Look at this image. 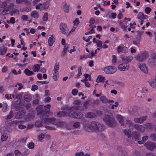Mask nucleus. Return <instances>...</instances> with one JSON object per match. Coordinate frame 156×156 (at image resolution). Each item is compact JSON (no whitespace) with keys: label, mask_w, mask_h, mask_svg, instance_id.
I'll return each instance as SVG.
<instances>
[{"label":"nucleus","mask_w":156,"mask_h":156,"mask_svg":"<svg viewBox=\"0 0 156 156\" xmlns=\"http://www.w3.org/2000/svg\"><path fill=\"white\" fill-rule=\"evenodd\" d=\"M95 22V19L94 18H91L89 21V23H90V24L89 25L90 27H91V25L93 24Z\"/></svg>","instance_id":"13d9d810"},{"label":"nucleus","mask_w":156,"mask_h":156,"mask_svg":"<svg viewBox=\"0 0 156 156\" xmlns=\"http://www.w3.org/2000/svg\"><path fill=\"white\" fill-rule=\"evenodd\" d=\"M14 115V114L12 111H11L9 112V114L7 116V119H10L12 118Z\"/></svg>","instance_id":"a18cd8bd"},{"label":"nucleus","mask_w":156,"mask_h":156,"mask_svg":"<svg viewBox=\"0 0 156 156\" xmlns=\"http://www.w3.org/2000/svg\"><path fill=\"white\" fill-rule=\"evenodd\" d=\"M61 7L65 12L68 13L69 12L70 5L67 4L66 2H64L61 4Z\"/></svg>","instance_id":"9b49d317"},{"label":"nucleus","mask_w":156,"mask_h":156,"mask_svg":"<svg viewBox=\"0 0 156 156\" xmlns=\"http://www.w3.org/2000/svg\"><path fill=\"white\" fill-rule=\"evenodd\" d=\"M148 138L147 136H146L142 137V140H141L138 141V143L140 144H144Z\"/></svg>","instance_id":"72a5a7b5"},{"label":"nucleus","mask_w":156,"mask_h":156,"mask_svg":"<svg viewBox=\"0 0 156 156\" xmlns=\"http://www.w3.org/2000/svg\"><path fill=\"white\" fill-rule=\"evenodd\" d=\"M14 7V4L13 3H11L9 4V5L8 7L5 8V10L6 11V12L8 11L10 9H13Z\"/></svg>","instance_id":"e433bc0d"},{"label":"nucleus","mask_w":156,"mask_h":156,"mask_svg":"<svg viewBox=\"0 0 156 156\" xmlns=\"http://www.w3.org/2000/svg\"><path fill=\"white\" fill-rule=\"evenodd\" d=\"M133 122L130 120H127L126 121L125 124V126H128L129 127H130L133 126Z\"/></svg>","instance_id":"79ce46f5"},{"label":"nucleus","mask_w":156,"mask_h":156,"mask_svg":"<svg viewBox=\"0 0 156 156\" xmlns=\"http://www.w3.org/2000/svg\"><path fill=\"white\" fill-rule=\"evenodd\" d=\"M129 65L126 63H122L118 66V69L121 71H125L128 69L129 68Z\"/></svg>","instance_id":"2eb2a0df"},{"label":"nucleus","mask_w":156,"mask_h":156,"mask_svg":"<svg viewBox=\"0 0 156 156\" xmlns=\"http://www.w3.org/2000/svg\"><path fill=\"white\" fill-rule=\"evenodd\" d=\"M28 153V151H27L21 153L18 150H16L14 151V153L16 156H27Z\"/></svg>","instance_id":"aec40b11"},{"label":"nucleus","mask_w":156,"mask_h":156,"mask_svg":"<svg viewBox=\"0 0 156 156\" xmlns=\"http://www.w3.org/2000/svg\"><path fill=\"white\" fill-rule=\"evenodd\" d=\"M78 91L76 89H73L72 90V93L73 95H75L77 94L78 93Z\"/></svg>","instance_id":"e2e57ef3"},{"label":"nucleus","mask_w":156,"mask_h":156,"mask_svg":"<svg viewBox=\"0 0 156 156\" xmlns=\"http://www.w3.org/2000/svg\"><path fill=\"white\" fill-rule=\"evenodd\" d=\"M139 67L140 70L145 73H148V69L147 67L144 64H141L139 65Z\"/></svg>","instance_id":"a211bd4d"},{"label":"nucleus","mask_w":156,"mask_h":156,"mask_svg":"<svg viewBox=\"0 0 156 156\" xmlns=\"http://www.w3.org/2000/svg\"><path fill=\"white\" fill-rule=\"evenodd\" d=\"M11 12L13 13H19V9H13L11 11Z\"/></svg>","instance_id":"3c124183"},{"label":"nucleus","mask_w":156,"mask_h":156,"mask_svg":"<svg viewBox=\"0 0 156 156\" xmlns=\"http://www.w3.org/2000/svg\"><path fill=\"white\" fill-rule=\"evenodd\" d=\"M141 37L140 36H137L135 40L133 41V44L138 45L140 44V42L141 41Z\"/></svg>","instance_id":"b1692460"},{"label":"nucleus","mask_w":156,"mask_h":156,"mask_svg":"<svg viewBox=\"0 0 156 156\" xmlns=\"http://www.w3.org/2000/svg\"><path fill=\"white\" fill-rule=\"evenodd\" d=\"M31 15L34 18H37L39 17L38 12L36 11H34L31 12Z\"/></svg>","instance_id":"c756f323"},{"label":"nucleus","mask_w":156,"mask_h":156,"mask_svg":"<svg viewBox=\"0 0 156 156\" xmlns=\"http://www.w3.org/2000/svg\"><path fill=\"white\" fill-rule=\"evenodd\" d=\"M118 105H119V104H118V102H115V105H112L111 108L112 109H113L114 108V107H117L118 106Z\"/></svg>","instance_id":"69168bd1"},{"label":"nucleus","mask_w":156,"mask_h":156,"mask_svg":"<svg viewBox=\"0 0 156 156\" xmlns=\"http://www.w3.org/2000/svg\"><path fill=\"white\" fill-rule=\"evenodd\" d=\"M84 155V153L82 151L77 152L75 153V156H83Z\"/></svg>","instance_id":"49530a36"},{"label":"nucleus","mask_w":156,"mask_h":156,"mask_svg":"<svg viewBox=\"0 0 156 156\" xmlns=\"http://www.w3.org/2000/svg\"><path fill=\"white\" fill-rule=\"evenodd\" d=\"M105 80V78L101 76V75H99L98 76V78L96 80V81L98 82H103Z\"/></svg>","instance_id":"7c9ffc66"},{"label":"nucleus","mask_w":156,"mask_h":156,"mask_svg":"<svg viewBox=\"0 0 156 156\" xmlns=\"http://www.w3.org/2000/svg\"><path fill=\"white\" fill-rule=\"evenodd\" d=\"M18 101H15L14 104V106L16 111H18L21 107L20 103H18Z\"/></svg>","instance_id":"bb28decb"},{"label":"nucleus","mask_w":156,"mask_h":156,"mask_svg":"<svg viewBox=\"0 0 156 156\" xmlns=\"http://www.w3.org/2000/svg\"><path fill=\"white\" fill-rule=\"evenodd\" d=\"M156 54L153 57L148 59V65L152 67L156 66Z\"/></svg>","instance_id":"1a4fd4ad"},{"label":"nucleus","mask_w":156,"mask_h":156,"mask_svg":"<svg viewBox=\"0 0 156 156\" xmlns=\"http://www.w3.org/2000/svg\"><path fill=\"white\" fill-rule=\"evenodd\" d=\"M25 74L28 76H30L34 74L32 71L29 70L28 69H26L24 71Z\"/></svg>","instance_id":"f704fd0d"},{"label":"nucleus","mask_w":156,"mask_h":156,"mask_svg":"<svg viewBox=\"0 0 156 156\" xmlns=\"http://www.w3.org/2000/svg\"><path fill=\"white\" fill-rule=\"evenodd\" d=\"M118 53H126L128 51V48L122 45H120L118 46L116 49Z\"/></svg>","instance_id":"ddd939ff"},{"label":"nucleus","mask_w":156,"mask_h":156,"mask_svg":"<svg viewBox=\"0 0 156 156\" xmlns=\"http://www.w3.org/2000/svg\"><path fill=\"white\" fill-rule=\"evenodd\" d=\"M49 6V3L48 2H46L44 3V5H42V7L44 9H47Z\"/></svg>","instance_id":"09e8293b"},{"label":"nucleus","mask_w":156,"mask_h":156,"mask_svg":"<svg viewBox=\"0 0 156 156\" xmlns=\"http://www.w3.org/2000/svg\"><path fill=\"white\" fill-rule=\"evenodd\" d=\"M81 69L82 67L81 66H80L78 68V73L77 74V78H79V76H80L81 75H82V73H81Z\"/></svg>","instance_id":"8fccbe9b"},{"label":"nucleus","mask_w":156,"mask_h":156,"mask_svg":"<svg viewBox=\"0 0 156 156\" xmlns=\"http://www.w3.org/2000/svg\"><path fill=\"white\" fill-rule=\"evenodd\" d=\"M40 68V66L38 64H36L34 65L33 71L34 72H38Z\"/></svg>","instance_id":"a19ab883"},{"label":"nucleus","mask_w":156,"mask_h":156,"mask_svg":"<svg viewBox=\"0 0 156 156\" xmlns=\"http://www.w3.org/2000/svg\"><path fill=\"white\" fill-rule=\"evenodd\" d=\"M147 119L146 116H143L140 118H135L133 120L134 122L137 123H142L144 121H145Z\"/></svg>","instance_id":"4468645a"},{"label":"nucleus","mask_w":156,"mask_h":156,"mask_svg":"<svg viewBox=\"0 0 156 156\" xmlns=\"http://www.w3.org/2000/svg\"><path fill=\"white\" fill-rule=\"evenodd\" d=\"M133 127L136 129L141 133L144 132L145 130V128L141 125L135 124L133 125Z\"/></svg>","instance_id":"dca6fc26"},{"label":"nucleus","mask_w":156,"mask_h":156,"mask_svg":"<svg viewBox=\"0 0 156 156\" xmlns=\"http://www.w3.org/2000/svg\"><path fill=\"white\" fill-rule=\"evenodd\" d=\"M7 5V2L5 1H0V8H4Z\"/></svg>","instance_id":"ea45409f"},{"label":"nucleus","mask_w":156,"mask_h":156,"mask_svg":"<svg viewBox=\"0 0 156 156\" xmlns=\"http://www.w3.org/2000/svg\"><path fill=\"white\" fill-rule=\"evenodd\" d=\"M116 118L122 126H124L123 117L120 115H118L116 116Z\"/></svg>","instance_id":"4be33fe9"},{"label":"nucleus","mask_w":156,"mask_h":156,"mask_svg":"<svg viewBox=\"0 0 156 156\" xmlns=\"http://www.w3.org/2000/svg\"><path fill=\"white\" fill-rule=\"evenodd\" d=\"M137 17L140 20H144L147 19L148 16L145 15L143 12H140L138 15Z\"/></svg>","instance_id":"412c9836"},{"label":"nucleus","mask_w":156,"mask_h":156,"mask_svg":"<svg viewBox=\"0 0 156 156\" xmlns=\"http://www.w3.org/2000/svg\"><path fill=\"white\" fill-rule=\"evenodd\" d=\"M144 145L147 149L150 151H152L156 148V144L151 141L146 142Z\"/></svg>","instance_id":"6e6552de"},{"label":"nucleus","mask_w":156,"mask_h":156,"mask_svg":"<svg viewBox=\"0 0 156 156\" xmlns=\"http://www.w3.org/2000/svg\"><path fill=\"white\" fill-rule=\"evenodd\" d=\"M80 125V123L78 122H76L73 125V126L75 128H77Z\"/></svg>","instance_id":"680f3d73"},{"label":"nucleus","mask_w":156,"mask_h":156,"mask_svg":"<svg viewBox=\"0 0 156 156\" xmlns=\"http://www.w3.org/2000/svg\"><path fill=\"white\" fill-rule=\"evenodd\" d=\"M103 70L107 74H112L115 73L117 70L116 68L114 66H109L105 67Z\"/></svg>","instance_id":"423d86ee"},{"label":"nucleus","mask_w":156,"mask_h":156,"mask_svg":"<svg viewBox=\"0 0 156 156\" xmlns=\"http://www.w3.org/2000/svg\"><path fill=\"white\" fill-rule=\"evenodd\" d=\"M150 138L152 140L154 141H156V134L153 133L151 134L150 136Z\"/></svg>","instance_id":"c03bdc74"},{"label":"nucleus","mask_w":156,"mask_h":156,"mask_svg":"<svg viewBox=\"0 0 156 156\" xmlns=\"http://www.w3.org/2000/svg\"><path fill=\"white\" fill-rule=\"evenodd\" d=\"M37 114L39 115L42 119V122L45 124L51 123L57 125L58 121L55 118H49L48 114L51 115L52 114L50 111H44L43 107L40 106L36 108Z\"/></svg>","instance_id":"f257e3e1"},{"label":"nucleus","mask_w":156,"mask_h":156,"mask_svg":"<svg viewBox=\"0 0 156 156\" xmlns=\"http://www.w3.org/2000/svg\"><path fill=\"white\" fill-rule=\"evenodd\" d=\"M121 156H128L127 152L125 151H122Z\"/></svg>","instance_id":"774afa93"},{"label":"nucleus","mask_w":156,"mask_h":156,"mask_svg":"<svg viewBox=\"0 0 156 156\" xmlns=\"http://www.w3.org/2000/svg\"><path fill=\"white\" fill-rule=\"evenodd\" d=\"M151 86L153 88L156 87V76L149 83Z\"/></svg>","instance_id":"c85d7f7f"},{"label":"nucleus","mask_w":156,"mask_h":156,"mask_svg":"<svg viewBox=\"0 0 156 156\" xmlns=\"http://www.w3.org/2000/svg\"><path fill=\"white\" fill-rule=\"evenodd\" d=\"M54 42V38H53L52 36H51L49 37L48 41V44L49 46H52Z\"/></svg>","instance_id":"393cba45"},{"label":"nucleus","mask_w":156,"mask_h":156,"mask_svg":"<svg viewBox=\"0 0 156 156\" xmlns=\"http://www.w3.org/2000/svg\"><path fill=\"white\" fill-rule=\"evenodd\" d=\"M148 53L147 51H141L134 56L136 60L138 62L145 61L148 56Z\"/></svg>","instance_id":"20e7f679"},{"label":"nucleus","mask_w":156,"mask_h":156,"mask_svg":"<svg viewBox=\"0 0 156 156\" xmlns=\"http://www.w3.org/2000/svg\"><path fill=\"white\" fill-rule=\"evenodd\" d=\"M95 115L94 114L91 112H89L86 113L85 115V116L86 118H91L94 117Z\"/></svg>","instance_id":"473e14b6"},{"label":"nucleus","mask_w":156,"mask_h":156,"mask_svg":"<svg viewBox=\"0 0 156 156\" xmlns=\"http://www.w3.org/2000/svg\"><path fill=\"white\" fill-rule=\"evenodd\" d=\"M83 114L81 112H74L73 118L77 119H80L82 117Z\"/></svg>","instance_id":"5701e85b"},{"label":"nucleus","mask_w":156,"mask_h":156,"mask_svg":"<svg viewBox=\"0 0 156 156\" xmlns=\"http://www.w3.org/2000/svg\"><path fill=\"white\" fill-rule=\"evenodd\" d=\"M23 115V113L22 112H18L16 114V118L19 119H21Z\"/></svg>","instance_id":"a878e982"},{"label":"nucleus","mask_w":156,"mask_h":156,"mask_svg":"<svg viewBox=\"0 0 156 156\" xmlns=\"http://www.w3.org/2000/svg\"><path fill=\"white\" fill-rule=\"evenodd\" d=\"M58 63H56L54 69V72L53 74V79L56 81L57 80V76L58 74Z\"/></svg>","instance_id":"9d476101"},{"label":"nucleus","mask_w":156,"mask_h":156,"mask_svg":"<svg viewBox=\"0 0 156 156\" xmlns=\"http://www.w3.org/2000/svg\"><path fill=\"white\" fill-rule=\"evenodd\" d=\"M146 156H156V154L152 152H149L146 154Z\"/></svg>","instance_id":"bf43d9fd"},{"label":"nucleus","mask_w":156,"mask_h":156,"mask_svg":"<svg viewBox=\"0 0 156 156\" xmlns=\"http://www.w3.org/2000/svg\"><path fill=\"white\" fill-rule=\"evenodd\" d=\"M85 130L88 132L94 131L98 132L103 130L105 128L103 124L94 121L92 122L90 124H85L84 126Z\"/></svg>","instance_id":"f03ea898"},{"label":"nucleus","mask_w":156,"mask_h":156,"mask_svg":"<svg viewBox=\"0 0 156 156\" xmlns=\"http://www.w3.org/2000/svg\"><path fill=\"white\" fill-rule=\"evenodd\" d=\"M68 48V46L66 44L64 46V48L62 51V53L61 55L62 56H64L66 54V53L67 52V49Z\"/></svg>","instance_id":"4c0bfd02"},{"label":"nucleus","mask_w":156,"mask_h":156,"mask_svg":"<svg viewBox=\"0 0 156 156\" xmlns=\"http://www.w3.org/2000/svg\"><path fill=\"white\" fill-rule=\"evenodd\" d=\"M36 127H41L42 125V122L40 121H37L35 124Z\"/></svg>","instance_id":"de8ad7c7"},{"label":"nucleus","mask_w":156,"mask_h":156,"mask_svg":"<svg viewBox=\"0 0 156 156\" xmlns=\"http://www.w3.org/2000/svg\"><path fill=\"white\" fill-rule=\"evenodd\" d=\"M120 27L122 29H124V30H126L127 27V26L122 23H120L119 24Z\"/></svg>","instance_id":"5fc2aeb1"},{"label":"nucleus","mask_w":156,"mask_h":156,"mask_svg":"<svg viewBox=\"0 0 156 156\" xmlns=\"http://www.w3.org/2000/svg\"><path fill=\"white\" fill-rule=\"evenodd\" d=\"M81 101H80L79 100H76L74 101V104L78 105H81Z\"/></svg>","instance_id":"0e129e2a"},{"label":"nucleus","mask_w":156,"mask_h":156,"mask_svg":"<svg viewBox=\"0 0 156 156\" xmlns=\"http://www.w3.org/2000/svg\"><path fill=\"white\" fill-rule=\"evenodd\" d=\"M35 99L33 101V103L34 104H37L38 103V101L40 99L39 96L38 94H36L35 95Z\"/></svg>","instance_id":"58836bf2"},{"label":"nucleus","mask_w":156,"mask_h":156,"mask_svg":"<svg viewBox=\"0 0 156 156\" xmlns=\"http://www.w3.org/2000/svg\"><path fill=\"white\" fill-rule=\"evenodd\" d=\"M100 100L101 101L104 103H106L107 99L105 96H103L100 97Z\"/></svg>","instance_id":"37998d69"},{"label":"nucleus","mask_w":156,"mask_h":156,"mask_svg":"<svg viewBox=\"0 0 156 156\" xmlns=\"http://www.w3.org/2000/svg\"><path fill=\"white\" fill-rule=\"evenodd\" d=\"M7 51V48L4 46L0 47V54L3 55L5 54Z\"/></svg>","instance_id":"cd10ccee"},{"label":"nucleus","mask_w":156,"mask_h":156,"mask_svg":"<svg viewBox=\"0 0 156 156\" xmlns=\"http://www.w3.org/2000/svg\"><path fill=\"white\" fill-rule=\"evenodd\" d=\"M34 144L33 143H30L28 144V147L30 149H33L34 147Z\"/></svg>","instance_id":"338daca9"},{"label":"nucleus","mask_w":156,"mask_h":156,"mask_svg":"<svg viewBox=\"0 0 156 156\" xmlns=\"http://www.w3.org/2000/svg\"><path fill=\"white\" fill-rule=\"evenodd\" d=\"M48 14L47 13H45L43 17V20L44 21H46L48 20Z\"/></svg>","instance_id":"6e6d98bb"},{"label":"nucleus","mask_w":156,"mask_h":156,"mask_svg":"<svg viewBox=\"0 0 156 156\" xmlns=\"http://www.w3.org/2000/svg\"><path fill=\"white\" fill-rule=\"evenodd\" d=\"M7 138V137L5 135H3L1 137V140L2 141H5Z\"/></svg>","instance_id":"4d7b16f0"},{"label":"nucleus","mask_w":156,"mask_h":156,"mask_svg":"<svg viewBox=\"0 0 156 156\" xmlns=\"http://www.w3.org/2000/svg\"><path fill=\"white\" fill-rule=\"evenodd\" d=\"M123 133L126 135L127 136L128 138L131 137V134L130 130V129L124 130Z\"/></svg>","instance_id":"2f4dec72"},{"label":"nucleus","mask_w":156,"mask_h":156,"mask_svg":"<svg viewBox=\"0 0 156 156\" xmlns=\"http://www.w3.org/2000/svg\"><path fill=\"white\" fill-rule=\"evenodd\" d=\"M76 106H73L68 109L67 113H65L64 111L62 112H59V116H69L72 118H73L74 116V110L76 108Z\"/></svg>","instance_id":"39448f33"},{"label":"nucleus","mask_w":156,"mask_h":156,"mask_svg":"<svg viewBox=\"0 0 156 156\" xmlns=\"http://www.w3.org/2000/svg\"><path fill=\"white\" fill-rule=\"evenodd\" d=\"M89 105L88 101H86L84 102L83 104V107L86 108H88V106Z\"/></svg>","instance_id":"864d4df0"},{"label":"nucleus","mask_w":156,"mask_h":156,"mask_svg":"<svg viewBox=\"0 0 156 156\" xmlns=\"http://www.w3.org/2000/svg\"><path fill=\"white\" fill-rule=\"evenodd\" d=\"M5 9V8L4 9L3 8L2 9H0V13L3 15L5 14H6L5 11H6Z\"/></svg>","instance_id":"052dcab7"},{"label":"nucleus","mask_w":156,"mask_h":156,"mask_svg":"<svg viewBox=\"0 0 156 156\" xmlns=\"http://www.w3.org/2000/svg\"><path fill=\"white\" fill-rule=\"evenodd\" d=\"M59 29L61 33L63 34H68L69 29L67 25L64 23H61L59 26Z\"/></svg>","instance_id":"0eeeda50"},{"label":"nucleus","mask_w":156,"mask_h":156,"mask_svg":"<svg viewBox=\"0 0 156 156\" xmlns=\"http://www.w3.org/2000/svg\"><path fill=\"white\" fill-rule=\"evenodd\" d=\"M151 11V9L150 7H147L145 9V13L147 14H149Z\"/></svg>","instance_id":"603ef678"},{"label":"nucleus","mask_w":156,"mask_h":156,"mask_svg":"<svg viewBox=\"0 0 156 156\" xmlns=\"http://www.w3.org/2000/svg\"><path fill=\"white\" fill-rule=\"evenodd\" d=\"M15 2L16 4L18 5H21L23 3L27 5L30 4V2L27 0H15Z\"/></svg>","instance_id":"6ab92c4d"},{"label":"nucleus","mask_w":156,"mask_h":156,"mask_svg":"<svg viewBox=\"0 0 156 156\" xmlns=\"http://www.w3.org/2000/svg\"><path fill=\"white\" fill-rule=\"evenodd\" d=\"M122 61L123 62L127 63L130 62L133 59V57L131 55L121 57Z\"/></svg>","instance_id":"f3484780"},{"label":"nucleus","mask_w":156,"mask_h":156,"mask_svg":"<svg viewBox=\"0 0 156 156\" xmlns=\"http://www.w3.org/2000/svg\"><path fill=\"white\" fill-rule=\"evenodd\" d=\"M24 99L26 101L29 102L31 100V98L30 95L25 94L24 96Z\"/></svg>","instance_id":"c9c22d12"},{"label":"nucleus","mask_w":156,"mask_h":156,"mask_svg":"<svg viewBox=\"0 0 156 156\" xmlns=\"http://www.w3.org/2000/svg\"><path fill=\"white\" fill-rule=\"evenodd\" d=\"M106 125L111 128L115 127L117 124L115 117L110 112H106L103 118Z\"/></svg>","instance_id":"7ed1b4c3"},{"label":"nucleus","mask_w":156,"mask_h":156,"mask_svg":"<svg viewBox=\"0 0 156 156\" xmlns=\"http://www.w3.org/2000/svg\"><path fill=\"white\" fill-rule=\"evenodd\" d=\"M131 137L135 141L138 140L140 137V133L136 131H133L131 134Z\"/></svg>","instance_id":"f8f14e48"}]
</instances>
